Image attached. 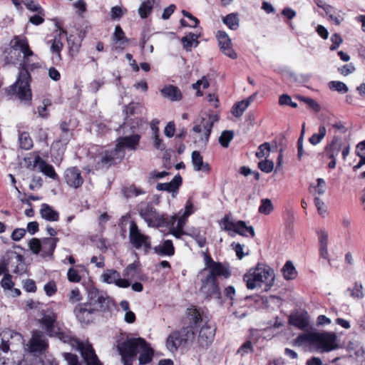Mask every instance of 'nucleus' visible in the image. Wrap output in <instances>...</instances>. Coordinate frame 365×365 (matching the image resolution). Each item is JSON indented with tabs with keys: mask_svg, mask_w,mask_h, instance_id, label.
<instances>
[{
	"mask_svg": "<svg viewBox=\"0 0 365 365\" xmlns=\"http://www.w3.org/2000/svg\"><path fill=\"white\" fill-rule=\"evenodd\" d=\"M47 347L48 342L43 333L40 331H33L32 337L28 344L29 351L34 354H41Z\"/></svg>",
	"mask_w": 365,
	"mask_h": 365,
	"instance_id": "4468645a",
	"label": "nucleus"
},
{
	"mask_svg": "<svg viewBox=\"0 0 365 365\" xmlns=\"http://www.w3.org/2000/svg\"><path fill=\"white\" fill-rule=\"evenodd\" d=\"M29 247L34 254H38L41 252V240L38 238H33L29 241Z\"/></svg>",
	"mask_w": 365,
	"mask_h": 365,
	"instance_id": "4d7b16f0",
	"label": "nucleus"
},
{
	"mask_svg": "<svg viewBox=\"0 0 365 365\" xmlns=\"http://www.w3.org/2000/svg\"><path fill=\"white\" fill-rule=\"evenodd\" d=\"M155 0H143L138 8V14L142 19L147 18L152 12Z\"/></svg>",
	"mask_w": 365,
	"mask_h": 365,
	"instance_id": "72a5a7b5",
	"label": "nucleus"
},
{
	"mask_svg": "<svg viewBox=\"0 0 365 365\" xmlns=\"http://www.w3.org/2000/svg\"><path fill=\"white\" fill-rule=\"evenodd\" d=\"M218 120L217 115L204 113L195 121L192 131L197 134L202 133L197 141L199 145L205 146L207 144L213 125Z\"/></svg>",
	"mask_w": 365,
	"mask_h": 365,
	"instance_id": "0eeeda50",
	"label": "nucleus"
},
{
	"mask_svg": "<svg viewBox=\"0 0 365 365\" xmlns=\"http://www.w3.org/2000/svg\"><path fill=\"white\" fill-rule=\"evenodd\" d=\"M327 134V129L324 125H320L317 133H314L309 138V142L317 145L322 142Z\"/></svg>",
	"mask_w": 365,
	"mask_h": 365,
	"instance_id": "58836bf2",
	"label": "nucleus"
},
{
	"mask_svg": "<svg viewBox=\"0 0 365 365\" xmlns=\"http://www.w3.org/2000/svg\"><path fill=\"white\" fill-rule=\"evenodd\" d=\"M144 193L145 192L142 189L136 187L135 185L125 187L123 189V194L126 198L138 196Z\"/></svg>",
	"mask_w": 365,
	"mask_h": 365,
	"instance_id": "c03bdc74",
	"label": "nucleus"
},
{
	"mask_svg": "<svg viewBox=\"0 0 365 365\" xmlns=\"http://www.w3.org/2000/svg\"><path fill=\"white\" fill-rule=\"evenodd\" d=\"M193 213V205L191 202L187 201L184 211L180 210L177 215L172 217L170 222L174 227L183 229L187 217Z\"/></svg>",
	"mask_w": 365,
	"mask_h": 365,
	"instance_id": "6ab92c4d",
	"label": "nucleus"
},
{
	"mask_svg": "<svg viewBox=\"0 0 365 365\" xmlns=\"http://www.w3.org/2000/svg\"><path fill=\"white\" fill-rule=\"evenodd\" d=\"M86 303L97 313L107 312L113 305V300L106 292L100 291L95 287L88 289Z\"/></svg>",
	"mask_w": 365,
	"mask_h": 365,
	"instance_id": "1a4fd4ad",
	"label": "nucleus"
},
{
	"mask_svg": "<svg viewBox=\"0 0 365 365\" xmlns=\"http://www.w3.org/2000/svg\"><path fill=\"white\" fill-rule=\"evenodd\" d=\"M14 282L11 280V275L5 274L1 281V285L4 289H11L14 286Z\"/></svg>",
	"mask_w": 365,
	"mask_h": 365,
	"instance_id": "69168bd1",
	"label": "nucleus"
},
{
	"mask_svg": "<svg viewBox=\"0 0 365 365\" xmlns=\"http://www.w3.org/2000/svg\"><path fill=\"white\" fill-rule=\"evenodd\" d=\"M341 11L336 12L335 9L332 8L329 13L326 14L329 16V19L332 21L336 26H339L344 20V17L340 14Z\"/></svg>",
	"mask_w": 365,
	"mask_h": 365,
	"instance_id": "3c124183",
	"label": "nucleus"
},
{
	"mask_svg": "<svg viewBox=\"0 0 365 365\" xmlns=\"http://www.w3.org/2000/svg\"><path fill=\"white\" fill-rule=\"evenodd\" d=\"M329 88L331 90H334L342 93H346L349 91L347 86L341 81H331L329 83Z\"/></svg>",
	"mask_w": 365,
	"mask_h": 365,
	"instance_id": "864d4df0",
	"label": "nucleus"
},
{
	"mask_svg": "<svg viewBox=\"0 0 365 365\" xmlns=\"http://www.w3.org/2000/svg\"><path fill=\"white\" fill-rule=\"evenodd\" d=\"M187 345L178 331L171 332L166 340V347L172 353L175 352L180 347H187Z\"/></svg>",
	"mask_w": 365,
	"mask_h": 365,
	"instance_id": "412c9836",
	"label": "nucleus"
},
{
	"mask_svg": "<svg viewBox=\"0 0 365 365\" xmlns=\"http://www.w3.org/2000/svg\"><path fill=\"white\" fill-rule=\"evenodd\" d=\"M182 183V178L180 175H175L170 182L158 183L156 189L158 190L167 191L168 192H175Z\"/></svg>",
	"mask_w": 365,
	"mask_h": 365,
	"instance_id": "a878e982",
	"label": "nucleus"
},
{
	"mask_svg": "<svg viewBox=\"0 0 365 365\" xmlns=\"http://www.w3.org/2000/svg\"><path fill=\"white\" fill-rule=\"evenodd\" d=\"M347 292H349L350 297L354 299L359 300L363 299L364 297L363 285L359 282H355L352 287H349L347 289Z\"/></svg>",
	"mask_w": 365,
	"mask_h": 365,
	"instance_id": "e433bc0d",
	"label": "nucleus"
},
{
	"mask_svg": "<svg viewBox=\"0 0 365 365\" xmlns=\"http://www.w3.org/2000/svg\"><path fill=\"white\" fill-rule=\"evenodd\" d=\"M58 31H59V33L58 34V36H55V38L53 41L52 45L51 46V51L53 53H57L59 56L60 52L62 50L63 46V44L61 42V35L62 34L66 35L67 32L60 27H58Z\"/></svg>",
	"mask_w": 365,
	"mask_h": 365,
	"instance_id": "c9c22d12",
	"label": "nucleus"
},
{
	"mask_svg": "<svg viewBox=\"0 0 365 365\" xmlns=\"http://www.w3.org/2000/svg\"><path fill=\"white\" fill-rule=\"evenodd\" d=\"M274 207L269 199H262L261 205L259 207V212L264 215H269L273 210Z\"/></svg>",
	"mask_w": 365,
	"mask_h": 365,
	"instance_id": "49530a36",
	"label": "nucleus"
},
{
	"mask_svg": "<svg viewBox=\"0 0 365 365\" xmlns=\"http://www.w3.org/2000/svg\"><path fill=\"white\" fill-rule=\"evenodd\" d=\"M314 201L319 214L324 217L327 212V209L324 202L318 196L314 197Z\"/></svg>",
	"mask_w": 365,
	"mask_h": 365,
	"instance_id": "13d9d810",
	"label": "nucleus"
},
{
	"mask_svg": "<svg viewBox=\"0 0 365 365\" xmlns=\"http://www.w3.org/2000/svg\"><path fill=\"white\" fill-rule=\"evenodd\" d=\"M217 38L221 51L227 56L232 59L237 57V53L232 48L231 39L226 32L219 31L217 34Z\"/></svg>",
	"mask_w": 365,
	"mask_h": 365,
	"instance_id": "a211bd4d",
	"label": "nucleus"
},
{
	"mask_svg": "<svg viewBox=\"0 0 365 365\" xmlns=\"http://www.w3.org/2000/svg\"><path fill=\"white\" fill-rule=\"evenodd\" d=\"M289 322L292 325L304 329L309 326V317L306 312L295 313L289 316Z\"/></svg>",
	"mask_w": 365,
	"mask_h": 365,
	"instance_id": "393cba45",
	"label": "nucleus"
},
{
	"mask_svg": "<svg viewBox=\"0 0 365 365\" xmlns=\"http://www.w3.org/2000/svg\"><path fill=\"white\" fill-rule=\"evenodd\" d=\"M279 103L281 106H290L292 108L297 107V103L292 102L291 97L287 94H282L279 96Z\"/></svg>",
	"mask_w": 365,
	"mask_h": 365,
	"instance_id": "052dcab7",
	"label": "nucleus"
},
{
	"mask_svg": "<svg viewBox=\"0 0 365 365\" xmlns=\"http://www.w3.org/2000/svg\"><path fill=\"white\" fill-rule=\"evenodd\" d=\"M130 131H123V134H128L123 137H119L117 140L115 148L110 153H106L102 157V163L106 166L120 162L125 156V150H135L139 145L140 136L138 134L129 135Z\"/></svg>",
	"mask_w": 365,
	"mask_h": 365,
	"instance_id": "39448f33",
	"label": "nucleus"
},
{
	"mask_svg": "<svg viewBox=\"0 0 365 365\" xmlns=\"http://www.w3.org/2000/svg\"><path fill=\"white\" fill-rule=\"evenodd\" d=\"M140 355L139 356V364L140 365H145L149 364L153 356V350L150 346V344L145 341V346L143 348L140 349Z\"/></svg>",
	"mask_w": 365,
	"mask_h": 365,
	"instance_id": "473e14b6",
	"label": "nucleus"
},
{
	"mask_svg": "<svg viewBox=\"0 0 365 365\" xmlns=\"http://www.w3.org/2000/svg\"><path fill=\"white\" fill-rule=\"evenodd\" d=\"M64 179L68 186L76 189L80 187L84 181L81 176V171L76 167H72L66 170L64 173Z\"/></svg>",
	"mask_w": 365,
	"mask_h": 365,
	"instance_id": "f3484780",
	"label": "nucleus"
},
{
	"mask_svg": "<svg viewBox=\"0 0 365 365\" xmlns=\"http://www.w3.org/2000/svg\"><path fill=\"white\" fill-rule=\"evenodd\" d=\"M222 22L226 24L229 29L237 30L239 27L240 19L237 14H230L222 19Z\"/></svg>",
	"mask_w": 365,
	"mask_h": 365,
	"instance_id": "4c0bfd02",
	"label": "nucleus"
},
{
	"mask_svg": "<svg viewBox=\"0 0 365 365\" xmlns=\"http://www.w3.org/2000/svg\"><path fill=\"white\" fill-rule=\"evenodd\" d=\"M126 12V9H123L120 6H113L111 8V18L113 19H120L123 14Z\"/></svg>",
	"mask_w": 365,
	"mask_h": 365,
	"instance_id": "338daca9",
	"label": "nucleus"
},
{
	"mask_svg": "<svg viewBox=\"0 0 365 365\" xmlns=\"http://www.w3.org/2000/svg\"><path fill=\"white\" fill-rule=\"evenodd\" d=\"M34 167H37L40 172L52 179L57 178L58 175L56 173L53 167L51 165L48 164L38 155L36 156L34 160Z\"/></svg>",
	"mask_w": 365,
	"mask_h": 365,
	"instance_id": "b1692460",
	"label": "nucleus"
},
{
	"mask_svg": "<svg viewBox=\"0 0 365 365\" xmlns=\"http://www.w3.org/2000/svg\"><path fill=\"white\" fill-rule=\"evenodd\" d=\"M38 324L50 336H53L56 333V329L58 327L57 322V315L56 312L51 309H43L41 312V317L38 319Z\"/></svg>",
	"mask_w": 365,
	"mask_h": 365,
	"instance_id": "f8f14e48",
	"label": "nucleus"
},
{
	"mask_svg": "<svg viewBox=\"0 0 365 365\" xmlns=\"http://www.w3.org/2000/svg\"><path fill=\"white\" fill-rule=\"evenodd\" d=\"M11 48L8 52L10 57L6 56L5 62L6 63L14 64L16 59L14 58L16 56L17 50H20L23 53V61L19 68L18 78L16 82L10 86L9 92L16 94L21 101L31 100V90L30 88L31 76L29 70H34L37 68L36 63H30L29 57L33 56L34 52L30 49L28 40L23 36H15L10 42Z\"/></svg>",
	"mask_w": 365,
	"mask_h": 365,
	"instance_id": "f257e3e1",
	"label": "nucleus"
},
{
	"mask_svg": "<svg viewBox=\"0 0 365 365\" xmlns=\"http://www.w3.org/2000/svg\"><path fill=\"white\" fill-rule=\"evenodd\" d=\"M101 280L106 284H114L120 288H128L130 283L128 279L121 278L120 274L113 269L105 270L101 276Z\"/></svg>",
	"mask_w": 365,
	"mask_h": 365,
	"instance_id": "2eb2a0df",
	"label": "nucleus"
},
{
	"mask_svg": "<svg viewBox=\"0 0 365 365\" xmlns=\"http://www.w3.org/2000/svg\"><path fill=\"white\" fill-rule=\"evenodd\" d=\"M138 212L149 227H160L168 223L165 215L158 212L152 202L140 203Z\"/></svg>",
	"mask_w": 365,
	"mask_h": 365,
	"instance_id": "6e6552de",
	"label": "nucleus"
},
{
	"mask_svg": "<svg viewBox=\"0 0 365 365\" xmlns=\"http://www.w3.org/2000/svg\"><path fill=\"white\" fill-rule=\"evenodd\" d=\"M73 37V36L72 35L67 37L70 52L77 53L81 48V42L79 41H75L74 39H72Z\"/></svg>",
	"mask_w": 365,
	"mask_h": 365,
	"instance_id": "bf43d9fd",
	"label": "nucleus"
},
{
	"mask_svg": "<svg viewBox=\"0 0 365 365\" xmlns=\"http://www.w3.org/2000/svg\"><path fill=\"white\" fill-rule=\"evenodd\" d=\"M317 333H309V334H303L297 338V342L299 344H302L304 343H310L314 344Z\"/></svg>",
	"mask_w": 365,
	"mask_h": 365,
	"instance_id": "8fccbe9b",
	"label": "nucleus"
},
{
	"mask_svg": "<svg viewBox=\"0 0 365 365\" xmlns=\"http://www.w3.org/2000/svg\"><path fill=\"white\" fill-rule=\"evenodd\" d=\"M317 184L315 186L311 187V192L315 196L323 195L326 192V182L323 178H318L317 180Z\"/></svg>",
	"mask_w": 365,
	"mask_h": 365,
	"instance_id": "79ce46f5",
	"label": "nucleus"
},
{
	"mask_svg": "<svg viewBox=\"0 0 365 365\" xmlns=\"http://www.w3.org/2000/svg\"><path fill=\"white\" fill-rule=\"evenodd\" d=\"M342 149V140L339 136H334L331 141L328 143L324 150L328 158H336Z\"/></svg>",
	"mask_w": 365,
	"mask_h": 365,
	"instance_id": "4be33fe9",
	"label": "nucleus"
},
{
	"mask_svg": "<svg viewBox=\"0 0 365 365\" xmlns=\"http://www.w3.org/2000/svg\"><path fill=\"white\" fill-rule=\"evenodd\" d=\"M57 237H45L41 240V255L51 256L58 242Z\"/></svg>",
	"mask_w": 365,
	"mask_h": 365,
	"instance_id": "cd10ccee",
	"label": "nucleus"
},
{
	"mask_svg": "<svg viewBox=\"0 0 365 365\" xmlns=\"http://www.w3.org/2000/svg\"><path fill=\"white\" fill-rule=\"evenodd\" d=\"M74 313L81 323L88 324L93 322L97 312L86 302L78 304L74 309Z\"/></svg>",
	"mask_w": 365,
	"mask_h": 365,
	"instance_id": "dca6fc26",
	"label": "nucleus"
},
{
	"mask_svg": "<svg viewBox=\"0 0 365 365\" xmlns=\"http://www.w3.org/2000/svg\"><path fill=\"white\" fill-rule=\"evenodd\" d=\"M163 97L170 99L172 101H180L182 98V93L180 90L173 85H169L165 86L160 91Z\"/></svg>",
	"mask_w": 365,
	"mask_h": 365,
	"instance_id": "c85d7f7f",
	"label": "nucleus"
},
{
	"mask_svg": "<svg viewBox=\"0 0 365 365\" xmlns=\"http://www.w3.org/2000/svg\"><path fill=\"white\" fill-rule=\"evenodd\" d=\"M336 336L334 333H317L314 345L321 352H328L337 348Z\"/></svg>",
	"mask_w": 365,
	"mask_h": 365,
	"instance_id": "ddd939ff",
	"label": "nucleus"
},
{
	"mask_svg": "<svg viewBox=\"0 0 365 365\" xmlns=\"http://www.w3.org/2000/svg\"><path fill=\"white\" fill-rule=\"evenodd\" d=\"M235 232L242 236H247L249 233L251 237L255 236V230L253 227L247 226L244 221L239 220L237 222Z\"/></svg>",
	"mask_w": 365,
	"mask_h": 365,
	"instance_id": "f704fd0d",
	"label": "nucleus"
},
{
	"mask_svg": "<svg viewBox=\"0 0 365 365\" xmlns=\"http://www.w3.org/2000/svg\"><path fill=\"white\" fill-rule=\"evenodd\" d=\"M247 108V103H244L241 101L233 105L232 108V113L234 116L239 118L242 115Z\"/></svg>",
	"mask_w": 365,
	"mask_h": 365,
	"instance_id": "a18cd8bd",
	"label": "nucleus"
},
{
	"mask_svg": "<svg viewBox=\"0 0 365 365\" xmlns=\"http://www.w3.org/2000/svg\"><path fill=\"white\" fill-rule=\"evenodd\" d=\"M153 251L159 255L173 256L175 253V248L172 240H166L161 245L154 247Z\"/></svg>",
	"mask_w": 365,
	"mask_h": 365,
	"instance_id": "c756f323",
	"label": "nucleus"
},
{
	"mask_svg": "<svg viewBox=\"0 0 365 365\" xmlns=\"http://www.w3.org/2000/svg\"><path fill=\"white\" fill-rule=\"evenodd\" d=\"M191 162L195 171L202 172L205 175H208L211 172V166L207 162H204L199 151L195 150L192 153Z\"/></svg>",
	"mask_w": 365,
	"mask_h": 365,
	"instance_id": "aec40b11",
	"label": "nucleus"
},
{
	"mask_svg": "<svg viewBox=\"0 0 365 365\" xmlns=\"http://www.w3.org/2000/svg\"><path fill=\"white\" fill-rule=\"evenodd\" d=\"M204 260L205 267L200 272L198 275L200 277L199 292L205 299H219L220 291L217 277L227 278L230 272L222 263L213 261L207 253L204 255Z\"/></svg>",
	"mask_w": 365,
	"mask_h": 365,
	"instance_id": "f03ea898",
	"label": "nucleus"
},
{
	"mask_svg": "<svg viewBox=\"0 0 365 365\" xmlns=\"http://www.w3.org/2000/svg\"><path fill=\"white\" fill-rule=\"evenodd\" d=\"M178 332L180 333L181 337L183 339L187 346L192 344L195 341V333L194 325L182 327L178 330Z\"/></svg>",
	"mask_w": 365,
	"mask_h": 365,
	"instance_id": "2f4dec72",
	"label": "nucleus"
},
{
	"mask_svg": "<svg viewBox=\"0 0 365 365\" xmlns=\"http://www.w3.org/2000/svg\"><path fill=\"white\" fill-rule=\"evenodd\" d=\"M270 144L269 143H264L258 147V150L256 152V157L257 158H267L269 156L270 153Z\"/></svg>",
	"mask_w": 365,
	"mask_h": 365,
	"instance_id": "09e8293b",
	"label": "nucleus"
},
{
	"mask_svg": "<svg viewBox=\"0 0 365 365\" xmlns=\"http://www.w3.org/2000/svg\"><path fill=\"white\" fill-rule=\"evenodd\" d=\"M9 264H16L14 268L12 269L13 272L21 274L24 272V257L21 255L16 252H12L9 255Z\"/></svg>",
	"mask_w": 365,
	"mask_h": 365,
	"instance_id": "7c9ffc66",
	"label": "nucleus"
},
{
	"mask_svg": "<svg viewBox=\"0 0 365 365\" xmlns=\"http://www.w3.org/2000/svg\"><path fill=\"white\" fill-rule=\"evenodd\" d=\"M20 148L24 150H29L33 147V140L28 133H21L19 136Z\"/></svg>",
	"mask_w": 365,
	"mask_h": 365,
	"instance_id": "ea45409f",
	"label": "nucleus"
},
{
	"mask_svg": "<svg viewBox=\"0 0 365 365\" xmlns=\"http://www.w3.org/2000/svg\"><path fill=\"white\" fill-rule=\"evenodd\" d=\"M319 246H328V232L326 230H320L317 232Z\"/></svg>",
	"mask_w": 365,
	"mask_h": 365,
	"instance_id": "774afa93",
	"label": "nucleus"
},
{
	"mask_svg": "<svg viewBox=\"0 0 365 365\" xmlns=\"http://www.w3.org/2000/svg\"><path fill=\"white\" fill-rule=\"evenodd\" d=\"M145 344V340L143 338H131L118 344V349L121 356L123 364L126 361L133 362V359L140 351Z\"/></svg>",
	"mask_w": 365,
	"mask_h": 365,
	"instance_id": "9d476101",
	"label": "nucleus"
},
{
	"mask_svg": "<svg viewBox=\"0 0 365 365\" xmlns=\"http://www.w3.org/2000/svg\"><path fill=\"white\" fill-rule=\"evenodd\" d=\"M283 275L286 279H292L296 277L297 272L293 264L288 261L282 268Z\"/></svg>",
	"mask_w": 365,
	"mask_h": 365,
	"instance_id": "37998d69",
	"label": "nucleus"
},
{
	"mask_svg": "<svg viewBox=\"0 0 365 365\" xmlns=\"http://www.w3.org/2000/svg\"><path fill=\"white\" fill-rule=\"evenodd\" d=\"M258 168L264 173H269L274 169V163L272 160H264L258 163Z\"/></svg>",
	"mask_w": 365,
	"mask_h": 365,
	"instance_id": "6e6d98bb",
	"label": "nucleus"
},
{
	"mask_svg": "<svg viewBox=\"0 0 365 365\" xmlns=\"http://www.w3.org/2000/svg\"><path fill=\"white\" fill-rule=\"evenodd\" d=\"M40 215L43 219L49 222H57L59 220L58 212L46 203L41 205Z\"/></svg>",
	"mask_w": 365,
	"mask_h": 365,
	"instance_id": "bb28decb",
	"label": "nucleus"
},
{
	"mask_svg": "<svg viewBox=\"0 0 365 365\" xmlns=\"http://www.w3.org/2000/svg\"><path fill=\"white\" fill-rule=\"evenodd\" d=\"M197 38V36L194 34H190L189 35L182 38L181 41L183 44V47L186 49V51H191V48L193 44H195V46H197L198 44Z\"/></svg>",
	"mask_w": 365,
	"mask_h": 365,
	"instance_id": "a19ab883",
	"label": "nucleus"
},
{
	"mask_svg": "<svg viewBox=\"0 0 365 365\" xmlns=\"http://www.w3.org/2000/svg\"><path fill=\"white\" fill-rule=\"evenodd\" d=\"M53 336L58 338L64 343L69 344L73 348L79 351L87 365H103L91 344L88 342L80 341L73 337L69 331H61L59 327L56 329V333Z\"/></svg>",
	"mask_w": 365,
	"mask_h": 365,
	"instance_id": "423d86ee",
	"label": "nucleus"
},
{
	"mask_svg": "<svg viewBox=\"0 0 365 365\" xmlns=\"http://www.w3.org/2000/svg\"><path fill=\"white\" fill-rule=\"evenodd\" d=\"M187 315L190 319L194 323L195 327H200L196 343L200 348H206L212 344L215 334V327L208 319L203 312L195 307L187 309Z\"/></svg>",
	"mask_w": 365,
	"mask_h": 365,
	"instance_id": "20e7f679",
	"label": "nucleus"
},
{
	"mask_svg": "<svg viewBox=\"0 0 365 365\" xmlns=\"http://www.w3.org/2000/svg\"><path fill=\"white\" fill-rule=\"evenodd\" d=\"M274 278V272L269 266L258 263L255 267L249 269L244 275L243 280L248 289L264 287V290L267 291L273 286Z\"/></svg>",
	"mask_w": 365,
	"mask_h": 365,
	"instance_id": "7ed1b4c3",
	"label": "nucleus"
},
{
	"mask_svg": "<svg viewBox=\"0 0 365 365\" xmlns=\"http://www.w3.org/2000/svg\"><path fill=\"white\" fill-rule=\"evenodd\" d=\"M234 133L231 130H225L219 138V142L224 148H227L230 142L233 138Z\"/></svg>",
	"mask_w": 365,
	"mask_h": 365,
	"instance_id": "de8ad7c7",
	"label": "nucleus"
},
{
	"mask_svg": "<svg viewBox=\"0 0 365 365\" xmlns=\"http://www.w3.org/2000/svg\"><path fill=\"white\" fill-rule=\"evenodd\" d=\"M298 98L301 101L307 104L309 107L315 112H319L320 110L321 107L315 100L304 96H299Z\"/></svg>",
	"mask_w": 365,
	"mask_h": 365,
	"instance_id": "5fc2aeb1",
	"label": "nucleus"
},
{
	"mask_svg": "<svg viewBox=\"0 0 365 365\" xmlns=\"http://www.w3.org/2000/svg\"><path fill=\"white\" fill-rule=\"evenodd\" d=\"M113 39L120 44H124L128 42V39L125 38V34L120 26H115Z\"/></svg>",
	"mask_w": 365,
	"mask_h": 365,
	"instance_id": "603ef678",
	"label": "nucleus"
},
{
	"mask_svg": "<svg viewBox=\"0 0 365 365\" xmlns=\"http://www.w3.org/2000/svg\"><path fill=\"white\" fill-rule=\"evenodd\" d=\"M10 339H15L18 341H21L22 339L21 335L16 332L8 331L0 334V349L5 353L9 351L11 346H13V343L10 341Z\"/></svg>",
	"mask_w": 365,
	"mask_h": 365,
	"instance_id": "5701e85b",
	"label": "nucleus"
},
{
	"mask_svg": "<svg viewBox=\"0 0 365 365\" xmlns=\"http://www.w3.org/2000/svg\"><path fill=\"white\" fill-rule=\"evenodd\" d=\"M63 356L65 361L67 362V365H80L77 355L65 352L63 354Z\"/></svg>",
	"mask_w": 365,
	"mask_h": 365,
	"instance_id": "680f3d73",
	"label": "nucleus"
},
{
	"mask_svg": "<svg viewBox=\"0 0 365 365\" xmlns=\"http://www.w3.org/2000/svg\"><path fill=\"white\" fill-rule=\"evenodd\" d=\"M331 45L330 46V50L334 51L341 45L343 42L341 36L338 34H334L331 37Z\"/></svg>",
	"mask_w": 365,
	"mask_h": 365,
	"instance_id": "e2e57ef3",
	"label": "nucleus"
},
{
	"mask_svg": "<svg viewBox=\"0 0 365 365\" xmlns=\"http://www.w3.org/2000/svg\"><path fill=\"white\" fill-rule=\"evenodd\" d=\"M129 239L135 249L143 248L145 253L148 252L151 248L150 237L143 234L134 221L130 223Z\"/></svg>",
	"mask_w": 365,
	"mask_h": 365,
	"instance_id": "9b49d317",
	"label": "nucleus"
},
{
	"mask_svg": "<svg viewBox=\"0 0 365 365\" xmlns=\"http://www.w3.org/2000/svg\"><path fill=\"white\" fill-rule=\"evenodd\" d=\"M190 235L196 240L200 247H203L206 245V238L200 234L197 230H194Z\"/></svg>",
	"mask_w": 365,
	"mask_h": 365,
	"instance_id": "0e129e2a",
	"label": "nucleus"
}]
</instances>
